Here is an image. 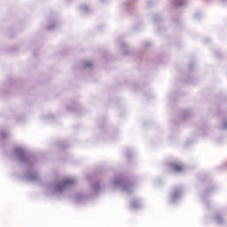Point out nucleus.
Returning <instances> with one entry per match:
<instances>
[{
    "instance_id": "nucleus-3",
    "label": "nucleus",
    "mask_w": 227,
    "mask_h": 227,
    "mask_svg": "<svg viewBox=\"0 0 227 227\" xmlns=\"http://www.w3.org/2000/svg\"><path fill=\"white\" fill-rule=\"evenodd\" d=\"M84 67H85V68H88L90 67H93V64L92 63H85Z\"/></svg>"
},
{
    "instance_id": "nucleus-2",
    "label": "nucleus",
    "mask_w": 227,
    "mask_h": 227,
    "mask_svg": "<svg viewBox=\"0 0 227 227\" xmlns=\"http://www.w3.org/2000/svg\"><path fill=\"white\" fill-rule=\"evenodd\" d=\"M70 184H74V180L73 179H66L63 182V185H70Z\"/></svg>"
},
{
    "instance_id": "nucleus-1",
    "label": "nucleus",
    "mask_w": 227,
    "mask_h": 227,
    "mask_svg": "<svg viewBox=\"0 0 227 227\" xmlns=\"http://www.w3.org/2000/svg\"><path fill=\"white\" fill-rule=\"evenodd\" d=\"M168 166L174 173H182L184 171V165L180 163H170Z\"/></svg>"
}]
</instances>
